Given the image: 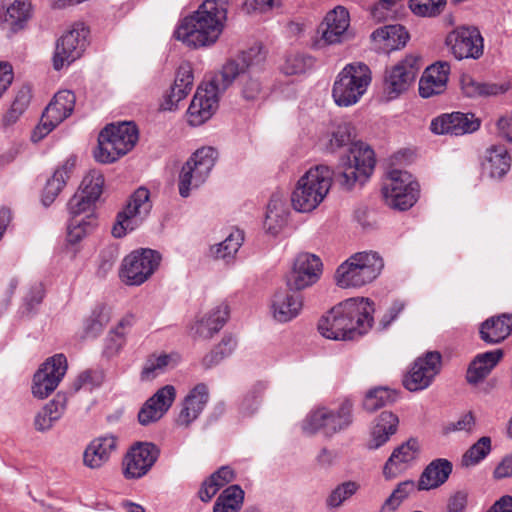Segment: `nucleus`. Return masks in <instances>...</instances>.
<instances>
[{
  "instance_id": "1",
  "label": "nucleus",
  "mask_w": 512,
  "mask_h": 512,
  "mask_svg": "<svg viewBox=\"0 0 512 512\" xmlns=\"http://www.w3.org/2000/svg\"><path fill=\"white\" fill-rule=\"evenodd\" d=\"M374 302L365 297L346 299L335 305L318 323L319 333L331 340H352L372 327Z\"/></svg>"
},
{
  "instance_id": "2",
  "label": "nucleus",
  "mask_w": 512,
  "mask_h": 512,
  "mask_svg": "<svg viewBox=\"0 0 512 512\" xmlns=\"http://www.w3.org/2000/svg\"><path fill=\"white\" fill-rule=\"evenodd\" d=\"M227 19L225 0H205L175 30V37L187 46L199 48L213 45L223 32Z\"/></svg>"
},
{
  "instance_id": "3",
  "label": "nucleus",
  "mask_w": 512,
  "mask_h": 512,
  "mask_svg": "<svg viewBox=\"0 0 512 512\" xmlns=\"http://www.w3.org/2000/svg\"><path fill=\"white\" fill-rule=\"evenodd\" d=\"M334 173L326 165L309 168L297 180L291 193V205L300 213L314 211L327 197Z\"/></svg>"
},
{
  "instance_id": "4",
  "label": "nucleus",
  "mask_w": 512,
  "mask_h": 512,
  "mask_svg": "<svg viewBox=\"0 0 512 512\" xmlns=\"http://www.w3.org/2000/svg\"><path fill=\"white\" fill-rule=\"evenodd\" d=\"M383 268L384 260L379 253L357 252L339 265L335 281L341 288H360L377 279Z\"/></svg>"
},
{
  "instance_id": "5",
  "label": "nucleus",
  "mask_w": 512,
  "mask_h": 512,
  "mask_svg": "<svg viewBox=\"0 0 512 512\" xmlns=\"http://www.w3.org/2000/svg\"><path fill=\"white\" fill-rule=\"evenodd\" d=\"M370 68L355 62L345 65L338 73L332 87V98L339 107H350L357 104L367 92L371 84Z\"/></svg>"
},
{
  "instance_id": "6",
  "label": "nucleus",
  "mask_w": 512,
  "mask_h": 512,
  "mask_svg": "<svg viewBox=\"0 0 512 512\" xmlns=\"http://www.w3.org/2000/svg\"><path fill=\"white\" fill-rule=\"evenodd\" d=\"M138 141V130L131 122L111 124L99 134L94 157L98 162L111 163L128 153Z\"/></svg>"
},
{
  "instance_id": "7",
  "label": "nucleus",
  "mask_w": 512,
  "mask_h": 512,
  "mask_svg": "<svg viewBox=\"0 0 512 512\" xmlns=\"http://www.w3.org/2000/svg\"><path fill=\"white\" fill-rule=\"evenodd\" d=\"M374 166V151L363 142H355L349 149V155L341 161L335 174L336 181L342 188L350 190L356 183H364Z\"/></svg>"
},
{
  "instance_id": "8",
  "label": "nucleus",
  "mask_w": 512,
  "mask_h": 512,
  "mask_svg": "<svg viewBox=\"0 0 512 512\" xmlns=\"http://www.w3.org/2000/svg\"><path fill=\"white\" fill-rule=\"evenodd\" d=\"M382 193L388 206L404 211L416 203L419 184L407 171L392 170L384 181Z\"/></svg>"
},
{
  "instance_id": "9",
  "label": "nucleus",
  "mask_w": 512,
  "mask_h": 512,
  "mask_svg": "<svg viewBox=\"0 0 512 512\" xmlns=\"http://www.w3.org/2000/svg\"><path fill=\"white\" fill-rule=\"evenodd\" d=\"M152 208L150 193L146 188H138L129 198L127 205L117 215L112 227V234L116 238L125 236L134 231L147 218Z\"/></svg>"
},
{
  "instance_id": "10",
  "label": "nucleus",
  "mask_w": 512,
  "mask_h": 512,
  "mask_svg": "<svg viewBox=\"0 0 512 512\" xmlns=\"http://www.w3.org/2000/svg\"><path fill=\"white\" fill-rule=\"evenodd\" d=\"M75 94L70 90L58 91L44 110L40 123L31 134V141L37 143L54 128L67 119L74 111Z\"/></svg>"
},
{
  "instance_id": "11",
  "label": "nucleus",
  "mask_w": 512,
  "mask_h": 512,
  "mask_svg": "<svg viewBox=\"0 0 512 512\" xmlns=\"http://www.w3.org/2000/svg\"><path fill=\"white\" fill-rule=\"evenodd\" d=\"M160 261V254L154 250L133 251L122 261L120 278L127 285L139 286L154 274Z\"/></svg>"
},
{
  "instance_id": "12",
  "label": "nucleus",
  "mask_w": 512,
  "mask_h": 512,
  "mask_svg": "<svg viewBox=\"0 0 512 512\" xmlns=\"http://www.w3.org/2000/svg\"><path fill=\"white\" fill-rule=\"evenodd\" d=\"M420 58L407 55L396 65L387 69L383 82V96L387 101L398 98L406 92L420 70Z\"/></svg>"
},
{
  "instance_id": "13",
  "label": "nucleus",
  "mask_w": 512,
  "mask_h": 512,
  "mask_svg": "<svg viewBox=\"0 0 512 512\" xmlns=\"http://www.w3.org/2000/svg\"><path fill=\"white\" fill-rule=\"evenodd\" d=\"M88 30L83 24L74 25L57 41L53 67L59 71L79 59L87 46Z\"/></svg>"
},
{
  "instance_id": "14",
  "label": "nucleus",
  "mask_w": 512,
  "mask_h": 512,
  "mask_svg": "<svg viewBox=\"0 0 512 512\" xmlns=\"http://www.w3.org/2000/svg\"><path fill=\"white\" fill-rule=\"evenodd\" d=\"M67 371V359L63 354L48 358L35 372L32 384V394L44 399L59 385Z\"/></svg>"
},
{
  "instance_id": "15",
  "label": "nucleus",
  "mask_w": 512,
  "mask_h": 512,
  "mask_svg": "<svg viewBox=\"0 0 512 512\" xmlns=\"http://www.w3.org/2000/svg\"><path fill=\"white\" fill-rule=\"evenodd\" d=\"M322 273L320 258L310 253H300L293 261L286 276V285L290 290L301 291L315 284Z\"/></svg>"
},
{
  "instance_id": "16",
  "label": "nucleus",
  "mask_w": 512,
  "mask_h": 512,
  "mask_svg": "<svg viewBox=\"0 0 512 512\" xmlns=\"http://www.w3.org/2000/svg\"><path fill=\"white\" fill-rule=\"evenodd\" d=\"M440 369V353L427 352L414 362L410 371L404 376L403 385L412 392L424 390L431 385Z\"/></svg>"
},
{
  "instance_id": "17",
  "label": "nucleus",
  "mask_w": 512,
  "mask_h": 512,
  "mask_svg": "<svg viewBox=\"0 0 512 512\" xmlns=\"http://www.w3.org/2000/svg\"><path fill=\"white\" fill-rule=\"evenodd\" d=\"M159 456V449L153 443L140 442L132 446L123 460V473L127 479L145 476Z\"/></svg>"
},
{
  "instance_id": "18",
  "label": "nucleus",
  "mask_w": 512,
  "mask_h": 512,
  "mask_svg": "<svg viewBox=\"0 0 512 512\" xmlns=\"http://www.w3.org/2000/svg\"><path fill=\"white\" fill-rule=\"evenodd\" d=\"M222 94L208 82L199 86L188 108L189 124L199 126L210 119L218 108Z\"/></svg>"
},
{
  "instance_id": "19",
  "label": "nucleus",
  "mask_w": 512,
  "mask_h": 512,
  "mask_svg": "<svg viewBox=\"0 0 512 512\" xmlns=\"http://www.w3.org/2000/svg\"><path fill=\"white\" fill-rule=\"evenodd\" d=\"M350 16L344 6H336L330 10L318 27L320 36L318 43L323 45H334L345 41L348 37Z\"/></svg>"
},
{
  "instance_id": "20",
  "label": "nucleus",
  "mask_w": 512,
  "mask_h": 512,
  "mask_svg": "<svg viewBox=\"0 0 512 512\" xmlns=\"http://www.w3.org/2000/svg\"><path fill=\"white\" fill-rule=\"evenodd\" d=\"M455 58L478 59L483 54V38L476 28H460L451 32L446 39Z\"/></svg>"
},
{
  "instance_id": "21",
  "label": "nucleus",
  "mask_w": 512,
  "mask_h": 512,
  "mask_svg": "<svg viewBox=\"0 0 512 512\" xmlns=\"http://www.w3.org/2000/svg\"><path fill=\"white\" fill-rule=\"evenodd\" d=\"M176 399V389L173 385H165L158 389L142 405L138 412V421L141 425L159 421L171 408Z\"/></svg>"
},
{
  "instance_id": "22",
  "label": "nucleus",
  "mask_w": 512,
  "mask_h": 512,
  "mask_svg": "<svg viewBox=\"0 0 512 512\" xmlns=\"http://www.w3.org/2000/svg\"><path fill=\"white\" fill-rule=\"evenodd\" d=\"M296 291L278 290L270 299L269 313L278 323H288L297 318L303 309V297Z\"/></svg>"
},
{
  "instance_id": "23",
  "label": "nucleus",
  "mask_w": 512,
  "mask_h": 512,
  "mask_svg": "<svg viewBox=\"0 0 512 512\" xmlns=\"http://www.w3.org/2000/svg\"><path fill=\"white\" fill-rule=\"evenodd\" d=\"M480 121L474 114L453 112L443 114L432 120L430 129L435 134L463 135L476 131Z\"/></svg>"
},
{
  "instance_id": "24",
  "label": "nucleus",
  "mask_w": 512,
  "mask_h": 512,
  "mask_svg": "<svg viewBox=\"0 0 512 512\" xmlns=\"http://www.w3.org/2000/svg\"><path fill=\"white\" fill-rule=\"evenodd\" d=\"M420 444L414 438L395 448L383 467V476L392 480L406 471L419 455Z\"/></svg>"
},
{
  "instance_id": "25",
  "label": "nucleus",
  "mask_w": 512,
  "mask_h": 512,
  "mask_svg": "<svg viewBox=\"0 0 512 512\" xmlns=\"http://www.w3.org/2000/svg\"><path fill=\"white\" fill-rule=\"evenodd\" d=\"M0 13V28L15 33L23 29L31 17V0H3Z\"/></svg>"
},
{
  "instance_id": "26",
  "label": "nucleus",
  "mask_w": 512,
  "mask_h": 512,
  "mask_svg": "<svg viewBox=\"0 0 512 512\" xmlns=\"http://www.w3.org/2000/svg\"><path fill=\"white\" fill-rule=\"evenodd\" d=\"M209 400L208 388L205 384H197L182 403V409L177 418V424L182 427H188L194 422L204 410Z\"/></svg>"
},
{
  "instance_id": "27",
  "label": "nucleus",
  "mask_w": 512,
  "mask_h": 512,
  "mask_svg": "<svg viewBox=\"0 0 512 512\" xmlns=\"http://www.w3.org/2000/svg\"><path fill=\"white\" fill-rule=\"evenodd\" d=\"M449 72L447 62H437L426 68L419 81L420 95L429 98L442 93L446 89Z\"/></svg>"
},
{
  "instance_id": "28",
  "label": "nucleus",
  "mask_w": 512,
  "mask_h": 512,
  "mask_svg": "<svg viewBox=\"0 0 512 512\" xmlns=\"http://www.w3.org/2000/svg\"><path fill=\"white\" fill-rule=\"evenodd\" d=\"M117 439L112 436L98 437L92 440L83 452V464L89 469H99L110 459L116 449Z\"/></svg>"
},
{
  "instance_id": "29",
  "label": "nucleus",
  "mask_w": 512,
  "mask_h": 512,
  "mask_svg": "<svg viewBox=\"0 0 512 512\" xmlns=\"http://www.w3.org/2000/svg\"><path fill=\"white\" fill-rule=\"evenodd\" d=\"M504 356L502 349H495L477 354L468 366L466 379L470 384L483 381L497 366Z\"/></svg>"
},
{
  "instance_id": "30",
  "label": "nucleus",
  "mask_w": 512,
  "mask_h": 512,
  "mask_svg": "<svg viewBox=\"0 0 512 512\" xmlns=\"http://www.w3.org/2000/svg\"><path fill=\"white\" fill-rule=\"evenodd\" d=\"M193 81L194 76L190 63H182L177 70L174 84L162 104L163 109L174 110L177 104L192 90Z\"/></svg>"
},
{
  "instance_id": "31",
  "label": "nucleus",
  "mask_w": 512,
  "mask_h": 512,
  "mask_svg": "<svg viewBox=\"0 0 512 512\" xmlns=\"http://www.w3.org/2000/svg\"><path fill=\"white\" fill-rule=\"evenodd\" d=\"M228 316V305L220 303L198 320L191 327V332L200 338H210L224 326Z\"/></svg>"
},
{
  "instance_id": "32",
  "label": "nucleus",
  "mask_w": 512,
  "mask_h": 512,
  "mask_svg": "<svg viewBox=\"0 0 512 512\" xmlns=\"http://www.w3.org/2000/svg\"><path fill=\"white\" fill-rule=\"evenodd\" d=\"M289 210L280 196L273 195L267 205L266 215L263 222V229L266 234L276 237L286 227Z\"/></svg>"
},
{
  "instance_id": "33",
  "label": "nucleus",
  "mask_w": 512,
  "mask_h": 512,
  "mask_svg": "<svg viewBox=\"0 0 512 512\" xmlns=\"http://www.w3.org/2000/svg\"><path fill=\"white\" fill-rule=\"evenodd\" d=\"M375 46L384 53L404 47L409 34L401 25H387L375 30L371 35Z\"/></svg>"
},
{
  "instance_id": "34",
  "label": "nucleus",
  "mask_w": 512,
  "mask_h": 512,
  "mask_svg": "<svg viewBox=\"0 0 512 512\" xmlns=\"http://www.w3.org/2000/svg\"><path fill=\"white\" fill-rule=\"evenodd\" d=\"M452 469V463L447 459L438 458L431 461L419 478L418 490H431L440 487L448 480Z\"/></svg>"
},
{
  "instance_id": "35",
  "label": "nucleus",
  "mask_w": 512,
  "mask_h": 512,
  "mask_svg": "<svg viewBox=\"0 0 512 512\" xmlns=\"http://www.w3.org/2000/svg\"><path fill=\"white\" fill-rule=\"evenodd\" d=\"M480 338L487 344H498L512 333V315L501 314L488 318L481 324Z\"/></svg>"
},
{
  "instance_id": "36",
  "label": "nucleus",
  "mask_w": 512,
  "mask_h": 512,
  "mask_svg": "<svg viewBox=\"0 0 512 512\" xmlns=\"http://www.w3.org/2000/svg\"><path fill=\"white\" fill-rule=\"evenodd\" d=\"M483 170L491 178L500 179L510 170L511 156L503 145H493L486 150Z\"/></svg>"
},
{
  "instance_id": "37",
  "label": "nucleus",
  "mask_w": 512,
  "mask_h": 512,
  "mask_svg": "<svg viewBox=\"0 0 512 512\" xmlns=\"http://www.w3.org/2000/svg\"><path fill=\"white\" fill-rule=\"evenodd\" d=\"M399 419L390 411H383L376 419L367 443L370 450L383 446L397 431Z\"/></svg>"
},
{
  "instance_id": "38",
  "label": "nucleus",
  "mask_w": 512,
  "mask_h": 512,
  "mask_svg": "<svg viewBox=\"0 0 512 512\" xmlns=\"http://www.w3.org/2000/svg\"><path fill=\"white\" fill-rule=\"evenodd\" d=\"M180 357L177 353H161L150 355L142 368L141 380L151 381L166 371L173 369L179 363Z\"/></svg>"
},
{
  "instance_id": "39",
  "label": "nucleus",
  "mask_w": 512,
  "mask_h": 512,
  "mask_svg": "<svg viewBox=\"0 0 512 512\" xmlns=\"http://www.w3.org/2000/svg\"><path fill=\"white\" fill-rule=\"evenodd\" d=\"M64 398L57 397L43 406L34 417V428L38 432L49 431L63 416L65 411Z\"/></svg>"
},
{
  "instance_id": "40",
  "label": "nucleus",
  "mask_w": 512,
  "mask_h": 512,
  "mask_svg": "<svg viewBox=\"0 0 512 512\" xmlns=\"http://www.w3.org/2000/svg\"><path fill=\"white\" fill-rule=\"evenodd\" d=\"M234 471L229 466H222L200 486L198 496L203 502H209L225 485L234 480Z\"/></svg>"
},
{
  "instance_id": "41",
  "label": "nucleus",
  "mask_w": 512,
  "mask_h": 512,
  "mask_svg": "<svg viewBox=\"0 0 512 512\" xmlns=\"http://www.w3.org/2000/svg\"><path fill=\"white\" fill-rule=\"evenodd\" d=\"M244 241V233L239 229H233L227 237L217 244L210 247V255L214 259L223 260L226 263L231 262Z\"/></svg>"
},
{
  "instance_id": "42",
  "label": "nucleus",
  "mask_w": 512,
  "mask_h": 512,
  "mask_svg": "<svg viewBox=\"0 0 512 512\" xmlns=\"http://www.w3.org/2000/svg\"><path fill=\"white\" fill-rule=\"evenodd\" d=\"M326 435H333L346 429L352 423V403L345 400L339 408L334 411L325 407Z\"/></svg>"
},
{
  "instance_id": "43",
  "label": "nucleus",
  "mask_w": 512,
  "mask_h": 512,
  "mask_svg": "<svg viewBox=\"0 0 512 512\" xmlns=\"http://www.w3.org/2000/svg\"><path fill=\"white\" fill-rule=\"evenodd\" d=\"M244 75L247 74L236 57L227 60L221 70L208 83L224 93L237 76H241L242 81Z\"/></svg>"
},
{
  "instance_id": "44",
  "label": "nucleus",
  "mask_w": 512,
  "mask_h": 512,
  "mask_svg": "<svg viewBox=\"0 0 512 512\" xmlns=\"http://www.w3.org/2000/svg\"><path fill=\"white\" fill-rule=\"evenodd\" d=\"M97 226V216L90 217L70 216L67 227V241L71 244H77L82 239L93 232Z\"/></svg>"
},
{
  "instance_id": "45",
  "label": "nucleus",
  "mask_w": 512,
  "mask_h": 512,
  "mask_svg": "<svg viewBox=\"0 0 512 512\" xmlns=\"http://www.w3.org/2000/svg\"><path fill=\"white\" fill-rule=\"evenodd\" d=\"M207 179L195 166L186 161L179 174V194L183 198L190 196L191 192L199 188Z\"/></svg>"
},
{
  "instance_id": "46",
  "label": "nucleus",
  "mask_w": 512,
  "mask_h": 512,
  "mask_svg": "<svg viewBox=\"0 0 512 512\" xmlns=\"http://www.w3.org/2000/svg\"><path fill=\"white\" fill-rule=\"evenodd\" d=\"M461 88L463 93L468 97L495 96L506 92L508 89L505 85L482 83L470 76L462 77Z\"/></svg>"
},
{
  "instance_id": "47",
  "label": "nucleus",
  "mask_w": 512,
  "mask_h": 512,
  "mask_svg": "<svg viewBox=\"0 0 512 512\" xmlns=\"http://www.w3.org/2000/svg\"><path fill=\"white\" fill-rule=\"evenodd\" d=\"M355 137V128L347 122L335 125L327 135L326 149L335 152L338 149L351 143Z\"/></svg>"
},
{
  "instance_id": "48",
  "label": "nucleus",
  "mask_w": 512,
  "mask_h": 512,
  "mask_svg": "<svg viewBox=\"0 0 512 512\" xmlns=\"http://www.w3.org/2000/svg\"><path fill=\"white\" fill-rule=\"evenodd\" d=\"M217 159L218 151L206 146L197 149L187 161L208 178Z\"/></svg>"
},
{
  "instance_id": "49",
  "label": "nucleus",
  "mask_w": 512,
  "mask_h": 512,
  "mask_svg": "<svg viewBox=\"0 0 512 512\" xmlns=\"http://www.w3.org/2000/svg\"><path fill=\"white\" fill-rule=\"evenodd\" d=\"M246 74H256L260 71L265 59L266 52L259 44L253 45L248 50L237 56Z\"/></svg>"
},
{
  "instance_id": "50",
  "label": "nucleus",
  "mask_w": 512,
  "mask_h": 512,
  "mask_svg": "<svg viewBox=\"0 0 512 512\" xmlns=\"http://www.w3.org/2000/svg\"><path fill=\"white\" fill-rule=\"evenodd\" d=\"M360 489L356 481L348 480L338 484L326 498V505L329 508H338L345 501L349 500Z\"/></svg>"
},
{
  "instance_id": "51",
  "label": "nucleus",
  "mask_w": 512,
  "mask_h": 512,
  "mask_svg": "<svg viewBox=\"0 0 512 512\" xmlns=\"http://www.w3.org/2000/svg\"><path fill=\"white\" fill-rule=\"evenodd\" d=\"M97 200L83 192L77 191L68 202L70 216L90 217V214L96 215L95 204Z\"/></svg>"
},
{
  "instance_id": "52",
  "label": "nucleus",
  "mask_w": 512,
  "mask_h": 512,
  "mask_svg": "<svg viewBox=\"0 0 512 512\" xmlns=\"http://www.w3.org/2000/svg\"><path fill=\"white\" fill-rule=\"evenodd\" d=\"M110 321V311L104 306L96 307L91 315L86 319L84 331L88 337H96L106 327Z\"/></svg>"
},
{
  "instance_id": "53",
  "label": "nucleus",
  "mask_w": 512,
  "mask_h": 512,
  "mask_svg": "<svg viewBox=\"0 0 512 512\" xmlns=\"http://www.w3.org/2000/svg\"><path fill=\"white\" fill-rule=\"evenodd\" d=\"M396 399V395L393 391L385 388L378 387L370 390L363 401V407L369 412H373L387 403L393 402Z\"/></svg>"
},
{
  "instance_id": "54",
  "label": "nucleus",
  "mask_w": 512,
  "mask_h": 512,
  "mask_svg": "<svg viewBox=\"0 0 512 512\" xmlns=\"http://www.w3.org/2000/svg\"><path fill=\"white\" fill-rule=\"evenodd\" d=\"M491 451V439L481 437L473 444L463 455L462 465L466 467L474 466L482 461Z\"/></svg>"
},
{
  "instance_id": "55",
  "label": "nucleus",
  "mask_w": 512,
  "mask_h": 512,
  "mask_svg": "<svg viewBox=\"0 0 512 512\" xmlns=\"http://www.w3.org/2000/svg\"><path fill=\"white\" fill-rule=\"evenodd\" d=\"M314 65V59L306 54L294 53L286 57L282 71L287 75L305 73Z\"/></svg>"
},
{
  "instance_id": "56",
  "label": "nucleus",
  "mask_w": 512,
  "mask_h": 512,
  "mask_svg": "<svg viewBox=\"0 0 512 512\" xmlns=\"http://www.w3.org/2000/svg\"><path fill=\"white\" fill-rule=\"evenodd\" d=\"M70 176L64 173L59 167L55 170L52 177L47 180L44 188L42 201L44 205L51 204L56 196L60 193L63 187L66 185L67 180Z\"/></svg>"
},
{
  "instance_id": "57",
  "label": "nucleus",
  "mask_w": 512,
  "mask_h": 512,
  "mask_svg": "<svg viewBox=\"0 0 512 512\" xmlns=\"http://www.w3.org/2000/svg\"><path fill=\"white\" fill-rule=\"evenodd\" d=\"M325 407L311 410L302 421V431L307 435H313L322 431L326 435Z\"/></svg>"
},
{
  "instance_id": "58",
  "label": "nucleus",
  "mask_w": 512,
  "mask_h": 512,
  "mask_svg": "<svg viewBox=\"0 0 512 512\" xmlns=\"http://www.w3.org/2000/svg\"><path fill=\"white\" fill-rule=\"evenodd\" d=\"M104 177L100 171L91 170L83 178L78 192L99 199L102 194Z\"/></svg>"
},
{
  "instance_id": "59",
  "label": "nucleus",
  "mask_w": 512,
  "mask_h": 512,
  "mask_svg": "<svg viewBox=\"0 0 512 512\" xmlns=\"http://www.w3.org/2000/svg\"><path fill=\"white\" fill-rule=\"evenodd\" d=\"M236 347V339L232 336H224L221 342L206 355L203 362L206 366H212L223 358L229 356Z\"/></svg>"
},
{
  "instance_id": "60",
  "label": "nucleus",
  "mask_w": 512,
  "mask_h": 512,
  "mask_svg": "<svg viewBox=\"0 0 512 512\" xmlns=\"http://www.w3.org/2000/svg\"><path fill=\"white\" fill-rule=\"evenodd\" d=\"M445 0H409L411 11L418 16L433 17L442 11Z\"/></svg>"
},
{
  "instance_id": "61",
  "label": "nucleus",
  "mask_w": 512,
  "mask_h": 512,
  "mask_svg": "<svg viewBox=\"0 0 512 512\" xmlns=\"http://www.w3.org/2000/svg\"><path fill=\"white\" fill-rule=\"evenodd\" d=\"M264 390V384L258 383L246 394L241 403V412L243 415L249 416L257 411Z\"/></svg>"
},
{
  "instance_id": "62",
  "label": "nucleus",
  "mask_w": 512,
  "mask_h": 512,
  "mask_svg": "<svg viewBox=\"0 0 512 512\" xmlns=\"http://www.w3.org/2000/svg\"><path fill=\"white\" fill-rule=\"evenodd\" d=\"M125 345V332L118 330H111L109 335L105 340V345L103 349V354L112 358L119 354Z\"/></svg>"
},
{
  "instance_id": "63",
  "label": "nucleus",
  "mask_w": 512,
  "mask_h": 512,
  "mask_svg": "<svg viewBox=\"0 0 512 512\" xmlns=\"http://www.w3.org/2000/svg\"><path fill=\"white\" fill-rule=\"evenodd\" d=\"M402 0H380L371 11L374 19L383 21L392 18L396 13L397 6Z\"/></svg>"
},
{
  "instance_id": "64",
  "label": "nucleus",
  "mask_w": 512,
  "mask_h": 512,
  "mask_svg": "<svg viewBox=\"0 0 512 512\" xmlns=\"http://www.w3.org/2000/svg\"><path fill=\"white\" fill-rule=\"evenodd\" d=\"M244 498V492L238 485H231L226 488L216 501L224 504H231L240 510Z\"/></svg>"
}]
</instances>
